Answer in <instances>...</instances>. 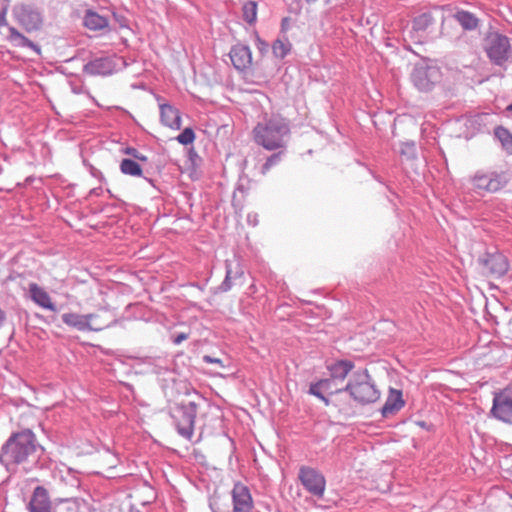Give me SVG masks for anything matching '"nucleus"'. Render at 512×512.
I'll list each match as a JSON object with an SVG mask.
<instances>
[{"label": "nucleus", "instance_id": "1", "mask_svg": "<svg viewBox=\"0 0 512 512\" xmlns=\"http://www.w3.org/2000/svg\"><path fill=\"white\" fill-rule=\"evenodd\" d=\"M40 448L31 430L13 433L1 448L0 463L7 469L11 465H24L28 469L37 463L41 454Z\"/></svg>", "mask_w": 512, "mask_h": 512}, {"label": "nucleus", "instance_id": "2", "mask_svg": "<svg viewBox=\"0 0 512 512\" xmlns=\"http://www.w3.org/2000/svg\"><path fill=\"white\" fill-rule=\"evenodd\" d=\"M255 142L267 150H276L285 146L284 138L289 135L288 122L280 116H272L258 123L254 130Z\"/></svg>", "mask_w": 512, "mask_h": 512}, {"label": "nucleus", "instance_id": "3", "mask_svg": "<svg viewBox=\"0 0 512 512\" xmlns=\"http://www.w3.org/2000/svg\"><path fill=\"white\" fill-rule=\"evenodd\" d=\"M343 389L361 405L374 403L380 397V392L367 369L354 371Z\"/></svg>", "mask_w": 512, "mask_h": 512}, {"label": "nucleus", "instance_id": "4", "mask_svg": "<svg viewBox=\"0 0 512 512\" xmlns=\"http://www.w3.org/2000/svg\"><path fill=\"white\" fill-rule=\"evenodd\" d=\"M511 180L507 170L478 169L470 178L473 191L480 196L494 194L504 189Z\"/></svg>", "mask_w": 512, "mask_h": 512}, {"label": "nucleus", "instance_id": "5", "mask_svg": "<svg viewBox=\"0 0 512 512\" xmlns=\"http://www.w3.org/2000/svg\"><path fill=\"white\" fill-rule=\"evenodd\" d=\"M198 404L194 401H181L170 404L168 412L180 436L191 440L194 434Z\"/></svg>", "mask_w": 512, "mask_h": 512}, {"label": "nucleus", "instance_id": "6", "mask_svg": "<svg viewBox=\"0 0 512 512\" xmlns=\"http://www.w3.org/2000/svg\"><path fill=\"white\" fill-rule=\"evenodd\" d=\"M484 50L489 60L496 66L503 67L511 58L510 39L499 32H489L484 39Z\"/></svg>", "mask_w": 512, "mask_h": 512}, {"label": "nucleus", "instance_id": "7", "mask_svg": "<svg viewBox=\"0 0 512 512\" xmlns=\"http://www.w3.org/2000/svg\"><path fill=\"white\" fill-rule=\"evenodd\" d=\"M12 14L16 22L22 26L26 32L38 31L42 28L44 22L43 12L30 4H18L13 7Z\"/></svg>", "mask_w": 512, "mask_h": 512}, {"label": "nucleus", "instance_id": "8", "mask_svg": "<svg viewBox=\"0 0 512 512\" xmlns=\"http://www.w3.org/2000/svg\"><path fill=\"white\" fill-rule=\"evenodd\" d=\"M441 72L439 68L427 62L417 63L411 73V80L419 91H430L440 81Z\"/></svg>", "mask_w": 512, "mask_h": 512}, {"label": "nucleus", "instance_id": "9", "mask_svg": "<svg viewBox=\"0 0 512 512\" xmlns=\"http://www.w3.org/2000/svg\"><path fill=\"white\" fill-rule=\"evenodd\" d=\"M477 262L484 275L494 278L504 276L509 269L507 258L499 252H486L478 258Z\"/></svg>", "mask_w": 512, "mask_h": 512}, {"label": "nucleus", "instance_id": "10", "mask_svg": "<svg viewBox=\"0 0 512 512\" xmlns=\"http://www.w3.org/2000/svg\"><path fill=\"white\" fill-rule=\"evenodd\" d=\"M126 65L122 57L103 56L90 60L83 67V72L91 76H107L117 71L119 65Z\"/></svg>", "mask_w": 512, "mask_h": 512}, {"label": "nucleus", "instance_id": "11", "mask_svg": "<svg viewBox=\"0 0 512 512\" xmlns=\"http://www.w3.org/2000/svg\"><path fill=\"white\" fill-rule=\"evenodd\" d=\"M298 478L310 494L316 497L323 496L326 481L324 476L318 470L309 466H301L299 468Z\"/></svg>", "mask_w": 512, "mask_h": 512}, {"label": "nucleus", "instance_id": "12", "mask_svg": "<svg viewBox=\"0 0 512 512\" xmlns=\"http://www.w3.org/2000/svg\"><path fill=\"white\" fill-rule=\"evenodd\" d=\"M490 413L500 421L512 423V387H506L494 395Z\"/></svg>", "mask_w": 512, "mask_h": 512}, {"label": "nucleus", "instance_id": "13", "mask_svg": "<svg viewBox=\"0 0 512 512\" xmlns=\"http://www.w3.org/2000/svg\"><path fill=\"white\" fill-rule=\"evenodd\" d=\"M339 382L331 377L320 379L315 383H311L309 393L320 399L325 406L330 405V400L326 394L332 395L340 392H345L344 385L339 386Z\"/></svg>", "mask_w": 512, "mask_h": 512}, {"label": "nucleus", "instance_id": "14", "mask_svg": "<svg viewBox=\"0 0 512 512\" xmlns=\"http://www.w3.org/2000/svg\"><path fill=\"white\" fill-rule=\"evenodd\" d=\"M233 501V512H251L253 500L246 485L241 482L234 484L231 492Z\"/></svg>", "mask_w": 512, "mask_h": 512}, {"label": "nucleus", "instance_id": "15", "mask_svg": "<svg viewBox=\"0 0 512 512\" xmlns=\"http://www.w3.org/2000/svg\"><path fill=\"white\" fill-rule=\"evenodd\" d=\"M28 512H53L49 493L43 486L34 488L30 501L27 504Z\"/></svg>", "mask_w": 512, "mask_h": 512}, {"label": "nucleus", "instance_id": "16", "mask_svg": "<svg viewBox=\"0 0 512 512\" xmlns=\"http://www.w3.org/2000/svg\"><path fill=\"white\" fill-rule=\"evenodd\" d=\"M91 329L90 331L99 332L109 328L117 323L116 315L109 309L99 310L97 313H90Z\"/></svg>", "mask_w": 512, "mask_h": 512}, {"label": "nucleus", "instance_id": "17", "mask_svg": "<svg viewBox=\"0 0 512 512\" xmlns=\"http://www.w3.org/2000/svg\"><path fill=\"white\" fill-rule=\"evenodd\" d=\"M229 56L237 70L242 71L251 65L252 55L248 46L240 44L233 46Z\"/></svg>", "mask_w": 512, "mask_h": 512}, {"label": "nucleus", "instance_id": "18", "mask_svg": "<svg viewBox=\"0 0 512 512\" xmlns=\"http://www.w3.org/2000/svg\"><path fill=\"white\" fill-rule=\"evenodd\" d=\"M29 296L31 300L38 306L56 312V305L53 303L50 295L42 287L36 283H30L28 287Z\"/></svg>", "mask_w": 512, "mask_h": 512}, {"label": "nucleus", "instance_id": "19", "mask_svg": "<svg viewBox=\"0 0 512 512\" xmlns=\"http://www.w3.org/2000/svg\"><path fill=\"white\" fill-rule=\"evenodd\" d=\"M225 268V278L218 288L221 292L229 291L233 286V281H236L244 275V270L237 261L226 260Z\"/></svg>", "mask_w": 512, "mask_h": 512}, {"label": "nucleus", "instance_id": "20", "mask_svg": "<svg viewBox=\"0 0 512 512\" xmlns=\"http://www.w3.org/2000/svg\"><path fill=\"white\" fill-rule=\"evenodd\" d=\"M62 322L67 326L74 328L78 331H90L91 329V315L78 314V313H64L61 316Z\"/></svg>", "mask_w": 512, "mask_h": 512}, {"label": "nucleus", "instance_id": "21", "mask_svg": "<svg viewBox=\"0 0 512 512\" xmlns=\"http://www.w3.org/2000/svg\"><path fill=\"white\" fill-rule=\"evenodd\" d=\"M6 40L10 42L14 47H26L33 50L37 55L41 54V47L24 36L13 26L8 27Z\"/></svg>", "mask_w": 512, "mask_h": 512}, {"label": "nucleus", "instance_id": "22", "mask_svg": "<svg viewBox=\"0 0 512 512\" xmlns=\"http://www.w3.org/2000/svg\"><path fill=\"white\" fill-rule=\"evenodd\" d=\"M355 365L350 360H337L327 366L330 377L343 385L344 380L354 369Z\"/></svg>", "mask_w": 512, "mask_h": 512}, {"label": "nucleus", "instance_id": "23", "mask_svg": "<svg viewBox=\"0 0 512 512\" xmlns=\"http://www.w3.org/2000/svg\"><path fill=\"white\" fill-rule=\"evenodd\" d=\"M160 119L163 125L172 129H180L181 116L178 109L170 104H160Z\"/></svg>", "mask_w": 512, "mask_h": 512}, {"label": "nucleus", "instance_id": "24", "mask_svg": "<svg viewBox=\"0 0 512 512\" xmlns=\"http://www.w3.org/2000/svg\"><path fill=\"white\" fill-rule=\"evenodd\" d=\"M404 406L402 392L400 390L391 389L388 398L382 407V415L388 417L398 412Z\"/></svg>", "mask_w": 512, "mask_h": 512}, {"label": "nucleus", "instance_id": "25", "mask_svg": "<svg viewBox=\"0 0 512 512\" xmlns=\"http://www.w3.org/2000/svg\"><path fill=\"white\" fill-rule=\"evenodd\" d=\"M83 24L89 30L98 31L108 26V20L92 10H87L83 19Z\"/></svg>", "mask_w": 512, "mask_h": 512}, {"label": "nucleus", "instance_id": "26", "mask_svg": "<svg viewBox=\"0 0 512 512\" xmlns=\"http://www.w3.org/2000/svg\"><path fill=\"white\" fill-rule=\"evenodd\" d=\"M453 18L464 30L472 31L479 25V19L473 13L465 10H458L453 14Z\"/></svg>", "mask_w": 512, "mask_h": 512}, {"label": "nucleus", "instance_id": "27", "mask_svg": "<svg viewBox=\"0 0 512 512\" xmlns=\"http://www.w3.org/2000/svg\"><path fill=\"white\" fill-rule=\"evenodd\" d=\"M434 17L430 12H424L420 15L416 16L412 20V28L413 30L419 32V31H425L427 30L431 25L434 24Z\"/></svg>", "mask_w": 512, "mask_h": 512}, {"label": "nucleus", "instance_id": "28", "mask_svg": "<svg viewBox=\"0 0 512 512\" xmlns=\"http://www.w3.org/2000/svg\"><path fill=\"white\" fill-rule=\"evenodd\" d=\"M120 171L125 175L134 177L142 176L141 166L133 159L124 158L120 162Z\"/></svg>", "mask_w": 512, "mask_h": 512}, {"label": "nucleus", "instance_id": "29", "mask_svg": "<svg viewBox=\"0 0 512 512\" xmlns=\"http://www.w3.org/2000/svg\"><path fill=\"white\" fill-rule=\"evenodd\" d=\"M494 134L501 142L503 148L512 153V134L510 131L502 126H498L495 128Z\"/></svg>", "mask_w": 512, "mask_h": 512}, {"label": "nucleus", "instance_id": "30", "mask_svg": "<svg viewBox=\"0 0 512 512\" xmlns=\"http://www.w3.org/2000/svg\"><path fill=\"white\" fill-rule=\"evenodd\" d=\"M291 47L292 45L287 38L277 39L272 45V51L277 58L283 59L290 52Z\"/></svg>", "mask_w": 512, "mask_h": 512}, {"label": "nucleus", "instance_id": "31", "mask_svg": "<svg viewBox=\"0 0 512 512\" xmlns=\"http://www.w3.org/2000/svg\"><path fill=\"white\" fill-rule=\"evenodd\" d=\"M243 19L249 23L253 24L257 19V2L255 1H246L242 7Z\"/></svg>", "mask_w": 512, "mask_h": 512}, {"label": "nucleus", "instance_id": "32", "mask_svg": "<svg viewBox=\"0 0 512 512\" xmlns=\"http://www.w3.org/2000/svg\"><path fill=\"white\" fill-rule=\"evenodd\" d=\"M400 154L407 160H414L417 158V150L414 141L402 142L400 144Z\"/></svg>", "mask_w": 512, "mask_h": 512}, {"label": "nucleus", "instance_id": "33", "mask_svg": "<svg viewBox=\"0 0 512 512\" xmlns=\"http://www.w3.org/2000/svg\"><path fill=\"white\" fill-rule=\"evenodd\" d=\"M282 155L283 151H279L269 156L262 166V174H266L273 166L277 165L281 161Z\"/></svg>", "mask_w": 512, "mask_h": 512}, {"label": "nucleus", "instance_id": "34", "mask_svg": "<svg viewBox=\"0 0 512 512\" xmlns=\"http://www.w3.org/2000/svg\"><path fill=\"white\" fill-rule=\"evenodd\" d=\"M177 141L182 145H188L195 140V133L192 128H185L177 137Z\"/></svg>", "mask_w": 512, "mask_h": 512}, {"label": "nucleus", "instance_id": "35", "mask_svg": "<svg viewBox=\"0 0 512 512\" xmlns=\"http://www.w3.org/2000/svg\"><path fill=\"white\" fill-rule=\"evenodd\" d=\"M53 512H78V506L76 502L65 500L60 505H56Z\"/></svg>", "mask_w": 512, "mask_h": 512}, {"label": "nucleus", "instance_id": "36", "mask_svg": "<svg viewBox=\"0 0 512 512\" xmlns=\"http://www.w3.org/2000/svg\"><path fill=\"white\" fill-rule=\"evenodd\" d=\"M123 153L133 157L136 160L142 161V162H146L148 160L147 156L140 153L134 147H126L125 149H123Z\"/></svg>", "mask_w": 512, "mask_h": 512}, {"label": "nucleus", "instance_id": "37", "mask_svg": "<svg viewBox=\"0 0 512 512\" xmlns=\"http://www.w3.org/2000/svg\"><path fill=\"white\" fill-rule=\"evenodd\" d=\"M255 44L261 54H264L268 51V48H269L268 43L266 41L262 40L258 35L255 38Z\"/></svg>", "mask_w": 512, "mask_h": 512}, {"label": "nucleus", "instance_id": "38", "mask_svg": "<svg viewBox=\"0 0 512 512\" xmlns=\"http://www.w3.org/2000/svg\"><path fill=\"white\" fill-rule=\"evenodd\" d=\"M7 11H8V7L6 5L0 9V28L4 27V26H6L7 28L9 27V25L7 23V18H6Z\"/></svg>", "mask_w": 512, "mask_h": 512}, {"label": "nucleus", "instance_id": "39", "mask_svg": "<svg viewBox=\"0 0 512 512\" xmlns=\"http://www.w3.org/2000/svg\"><path fill=\"white\" fill-rule=\"evenodd\" d=\"M186 339H188V334L187 333H184V332H181V333H178L177 335H175L173 337V343L175 345H179L181 344L183 341H185Z\"/></svg>", "mask_w": 512, "mask_h": 512}, {"label": "nucleus", "instance_id": "40", "mask_svg": "<svg viewBox=\"0 0 512 512\" xmlns=\"http://www.w3.org/2000/svg\"><path fill=\"white\" fill-rule=\"evenodd\" d=\"M203 361H204L205 363H215V364H219V365H221V366H222V361H221V359H219V358H214V357H212V356H210V355H204V356H203Z\"/></svg>", "mask_w": 512, "mask_h": 512}, {"label": "nucleus", "instance_id": "41", "mask_svg": "<svg viewBox=\"0 0 512 512\" xmlns=\"http://www.w3.org/2000/svg\"><path fill=\"white\" fill-rule=\"evenodd\" d=\"M247 220L253 226L257 225L258 220H257V215L256 214L255 215L249 214L248 217H247Z\"/></svg>", "mask_w": 512, "mask_h": 512}, {"label": "nucleus", "instance_id": "42", "mask_svg": "<svg viewBox=\"0 0 512 512\" xmlns=\"http://www.w3.org/2000/svg\"><path fill=\"white\" fill-rule=\"evenodd\" d=\"M288 28H289V19L283 18L282 22H281V29H282V31H287Z\"/></svg>", "mask_w": 512, "mask_h": 512}, {"label": "nucleus", "instance_id": "43", "mask_svg": "<svg viewBox=\"0 0 512 512\" xmlns=\"http://www.w3.org/2000/svg\"><path fill=\"white\" fill-rule=\"evenodd\" d=\"M92 175H93L94 177L99 178V179H102V178H103L102 173H101L99 170L95 169V168L92 170Z\"/></svg>", "mask_w": 512, "mask_h": 512}, {"label": "nucleus", "instance_id": "44", "mask_svg": "<svg viewBox=\"0 0 512 512\" xmlns=\"http://www.w3.org/2000/svg\"><path fill=\"white\" fill-rule=\"evenodd\" d=\"M6 318L5 312L0 308V327L3 325Z\"/></svg>", "mask_w": 512, "mask_h": 512}, {"label": "nucleus", "instance_id": "45", "mask_svg": "<svg viewBox=\"0 0 512 512\" xmlns=\"http://www.w3.org/2000/svg\"><path fill=\"white\" fill-rule=\"evenodd\" d=\"M129 512H142V511H140L139 509H137V508H135V507H133V506H132V507L129 509Z\"/></svg>", "mask_w": 512, "mask_h": 512}, {"label": "nucleus", "instance_id": "46", "mask_svg": "<svg viewBox=\"0 0 512 512\" xmlns=\"http://www.w3.org/2000/svg\"><path fill=\"white\" fill-rule=\"evenodd\" d=\"M506 110L508 112H512V103L507 106Z\"/></svg>", "mask_w": 512, "mask_h": 512}, {"label": "nucleus", "instance_id": "47", "mask_svg": "<svg viewBox=\"0 0 512 512\" xmlns=\"http://www.w3.org/2000/svg\"><path fill=\"white\" fill-rule=\"evenodd\" d=\"M74 93H79L78 88L73 89Z\"/></svg>", "mask_w": 512, "mask_h": 512}, {"label": "nucleus", "instance_id": "48", "mask_svg": "<svg viewBox=\"0 0 512 512\" xmlns=\"http://www.w3.org/2000/svg\"><path fill=\"white\" fill-rule=\"evenodd\" d=\"M74 93H79L78 88L73 89Z\"/></svg>", "mask_w": 512, "mask_h": 512}, {"label": "nucleus", "instance_id": "49", "mask_svg": "<svg viewBox=\"0 0 512 512\" xmlns=\"http://www.w3.org/2000/svg\"><path fill=\"white\" fill-rule=\"evenodd\" d=\"M149 183H152V180L149 178H145Z\"/></svg>", "mask_w": 512, "mask_h": 512}, {"label": "nucleus", "instance_id": "50", "mask_svg": "<svg viewBox=\"0 0 512 512\" xmlns=\"http://www.w3.org/2000/svg\"><path fill=\"white\" fill-rule=\"evenodd\" d=\"M277 512H281V511H277Z\"/></svg>", "mask_w": 512, "mask_h": 512}]
</instances>
